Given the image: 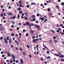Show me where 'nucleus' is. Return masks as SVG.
I'll return each mask as SVG.
<instances>
[{"label": "nucleus", "mask_w": 64, "mask_h": 64, "mask_svg": "<svg viewBox=\"0 0 64 64\" xmlns=\"http://www.w3.org/2000/svg\"><path fill=\"white\" fill-rule=\"evenodd\" d=\"M2 57H5V56L4 55H2Z\"/></svg>", "instance_id": "nucleus-56"}, {"label": "nucleus", "mask_w": 64, "mask_h": 64, "mask_svg": "<svg viewBox=\"0 0 64 64\" xmlns=\"http://www.w3.org/2000/svg\"><path fill=\"white\" fill-rule=\"evenodd\" d=\"M30 24H29V23L28 22H26V25H29Z\"/></svg>", "instance_id": "nucleus-17"}, {"label": "nucleus", "mask_w": 64, "mask_h": 64, "mask_svg": "<svg viewBox=\"0 0 64 64\" xmlns=\"http://www.w3.org/2000/svg\"><path fill=\"white\" fill-rule=\"evenodd\" d=\"M50 57L49 56H48L46 58V59H50Z\"/></svg>", "instance_id": "nucleus-29"}, {"label": "nucleus", "mask_w": 64, "mask_h": 64, "mask_svg": "<svg viewBox=\"0 0 64 64\" xmlns=\"http://www.w3.org/2000/svg\"><path fill=\"white\" fill-rule=\"evenodd\" d=\"M9 42H10V44H11V43H12V42H11V41H10Z\"/></svg>", "instance_id": "nucleus-64"}, {"label": "nucleus", "mask_w": 64, "mask_h": 64, "mask_svg": "<svg viewBox=\"0 0 64 64\" xmlns=\"http://www.w3.org/2000/svg\"><path fill=\"white\" fill-rule=\"evenodd\" d=\"M20 17V16L19 14H18V19H19V18Z\"/></svg>", "instance_id": "nucleus-33"}, {"label": "nucleus", "mask_w": 64, "mask_h": 64, "mask_svg": "<svg viewBox=\"0 0 64 64\" xmlns=\"http://www.w3.org/2000/svg\"><path fill=\"white\" fill-rule=\"evenodd\" d=\"M2 39H3V37L2 36V37H0V40H2Z\"/></svg>", "instance_id": "nucleus-23"}, {"label": "nucleus", "mask_w": 64, "mask_h": 64, "mask_svg": "<svg viewBox=\"0 0 64 64\" xmlns=\"http://www.w3.org/2000/svg\"><path fill=\"white\" fill-rule=\"evenodd\" d=\"M18 11H21V8H18Z\"/></svg>", "instance_id": "nucleus-7"}, {"label": "nucleus", "mask_w": 64, "mask_h": 64, "mask_svg": "<svg viewBox=\"0 0 64 64\" xmlns=\"http://www.w3.org/2000/svg\"><path fill=\"white\" fill-rule=\"evenodd\" d=\"M39 19L40 20L41 19V20H45V18H42V17H40L39 18Z\"/></svg>", "instance_id": "nucleus-3"}, {"label": "nucleus", "mask_w": 64, "mask_h": 64, "mask_svg": "<svg viewBox=\"0 0 64 64\" xmlns=\"http://www.w3.org/2000/svg\"><path fill=\"white\" fill-rule=\"evenodd\" d=\"M58 54H59V55H62V54H61V52H59L58 53Z\"/></svg>", "instance_id": "nucleus-24"}, {"label": "nucleus", "mask_w": 64, "mask_h": 64, "mask_svg": "<svg viewBox=\"0 0 64 64\" xmlns=\"http://www.w3.org/2000/svg\"><path fill=\"white\" fill-rule=\"evenodd\" d=\"M17 30H19V27H18L16 28Z\"/></svg>", "instance_id": "nucleus-45"}, {"label": "nucleus", "mask_w": 64, "mask_h": 64, "mask_svg": "<svg viewBox=\"0 0 64 64\" xmlns=\"http://www.w3.org/2000/svg\"><path fill=\"white\" fill-rule=\"evenodd\" d=\"M12 17H13V19H14V18H15V17H16V16H13Z\"/></svg>", "instance_id": "nucleus-55"}, {"label": "nucleus", "mask_w": 64, "mask_h": 64, "mask_svg": "<svg viewBox=\"0 0 64 64\" xmlns=\"http://www.w3.org/2000/svg\"><path fill=\"white\" fill-rule=\"evenodd\" d=\"M61 61H62V62H64V60L63 59H62L61 60Z\"/></svg>", "instance_id": "nucleus-43"}, {"label": "nucleus", "mask_w": 64, "mask_h": 64, "mask_svg": "<svg viewBox=\"0 0 64 64\" xmlns=\"http://www.w3.org/2000/svg\"><path fill=\"white\" fill-rule=\"evenodd\" d=\"M56 7L58 9H59V7L58 6L56 5Z\"/></svg>", "instance_id": "nucleus-32"}, {"label": "nucleus", "mask_w": 64, "mask_h": 64, "mask_svg": "<svg viewBox=\"0 0 64 64\" xmlns=\"http://www.w3.org/2000/svg\"><path fill=\"white\" fill-rule=\"evenodd\" d=\"M32 20L34 21H35V19L34 18H32Z\"/></svg>", "instance_id": "nucleus-41"}, {"label": "nucleus", "mask_w": 64, "mask_h": 64, "mask_svg": "<svg viewBox=\"0 0 64 64\" xmlns=\"http://www.w3.org/2000/svg\"><path fill=\"white\" fill-rule=\"evenodd\" d=\"M36 48H38V45H36Z\"/></svg>", "instance_id": "nucleus-60"}, {"label": "nucleus", "mask_w": 64, "mask_h": 64, "mask_svg": "<svg viewBox=\"0 0 64 64\" xmlns=\"http://www.w3.org/2000/svg\"><path fill=\"white\" fill-rule=\"evenodd\" d=\"M34 38H35V36H34L32 38V39H34Z\"/></svg>", "instance_id": "nucleus-48"}, {"label": "nucleus", "mask_w": 64, "mask_h": 64, "mask_svg": "<svg viewBox=\"0 0 64 64\" xmlns=\"http://www.w3.org/2000/svg\"><path fill=\"white\" fill-rule=\"evenodd\" d=\"M16 5L18 6H19V4H18V3H16Z\"/></svg>", "instance_id": "nucleus-44"}, {"label": "nucleus", "mask_w": 64, "mask_h": 64, "mask_svg": "<svg viewBox=\"0 0 64 64\" xmlns=\"http://www.w3.org/2000/svg\"><path fill=\"white\" fill-rule=\"evenodd\" d=\"M60 26H63V24H61L60 25Z\"/></svg>", "instance_id": "nucleus-50"}, {"label": "nucleus", "mask_w": 64, "mask_h": 64, "mask_svg": "<svg viewBox=\"0 0 64 64\" xmlns=\"http://www.w3.org/2000/svg\"><path fill=\"white\" fill-rule=\"evenodd\" d=\"M14 35H15V34H12V36H14Z\"/></svg>", "instance_id": "nucleus-36"}, {"label": "nucleus", "mask_w": 64, "mask_h": 64, "mask_svg": "<svg viewBox=\"0 0 64 64\" xmlns=\"http://www.w3.org/2000/svg\"><path fill=\"white\" fill-rule=\"evenodd\" d=\"M8 15H13V14L11 13V12H10V14H8Z\"/></svg>", "instance_id": "nucleus-22"}, {"label": "nucleus", "mask_w": 64, "mask_h": 64, "mask_svg": "<svg viewBox=\"0 0 64 64\" xmlns=\"http://www.w3.org/2000/svg\"><path fill=\"white\" fill-rule=\"evenodd\" d=\"M32 18H35V16L33 15L32 16Z\"/></svg>", "instance_id": "nucleus-30"}, {"label": "nucleus", "mask_w": 64, "mask_h": 64, "mask_svg": "<svg viewBox=\"0 0 64 64\" xmlns=\"http://www.w3.org/2000/svg\"><path fill=\"white\" fill-rule=\"evenodd\" d=\"M44 47H45V48H46V49H48V48L46 47V46H45L44 45Z\"/></svg>", "instance_id": "nucleus-25"}, {"label": "nucleus", "mask_w": 64, "mask_h": 64, "mask_svg": "<svg viewBox=\"0 0 64 64\" xmlns=\"http://www.w3.org/2000/svg\"><path fill=\"white\" fill-rule=\"evenodd\" d=\"M0 7L1 8H3V6H1Z\"/></svg>", "instance_id": "nucleus-62"}, {"label": "nucleus", "mask_w": 64, "mask_h": 64, "mask_svg": "<svg viewBox=\"0 0 64 64\" xmlns=\"http://www.w3.org/2000/svg\"><path fill=\"white\" fill-rule=\"evenodd\" d=\"M19 6L20 7H22V5L21 4H20L19 5Z\"/></svg>", "instance_id": "nucleus-40"}, {"label": "nucleus", "mask_w": 64, "mask_h": 64, "mask_svg": "<svg viewBox=\"0 0 64 64\" xmlns=\"http://www.w3.org/2000/svg\"><path fill=\"white\" fill-rule=\"evenodd\" d=\"M15 42L16 43L17 45H18V44H19V42L16 40H15Z\"/></svg>", "instance_id": "nucleus-5"}, {"label": "nucleus", "mask_w": 64, "mask_h": 64, "mask_svg": "<svg viewBox=\"0 0 64 64\" xmlns=\"http://www.w3.org/2000/svg\"><path fill=\"white\" fill-rule=\"evenodd\" d=\"M44 60V59H43V58L41 57L40 58V60L41 61H43V60Z\"/></svg>", "instance_id": "nucleus-20"}, {"label": "nucleus", "mask_w": 64, "mask_h": 64, "mask_svg": "<svg viewBox=\"0 0 64 64\" xmlns=\"http://www.w3.org/2000/svg\"><path fill=\"white\" fill-rule=\"evenodd\" d=\"M19 3H20V4H22V3H21V0H20L19 1Z\"/></svg>", "instance_id": "nucleus-21"}, {"label": "nucleus", "mask_w": 64, "mask_h": 64, "mask_svg": "<svg viewBox=\"0 0 64 64\" xmlns=\"http://www.w3.org/2000/svg\"><path fill=\"white\" fill-rule=\"evenodd\" d=\"M20 50L21 51H23V50H22V48L20 47Z\"/></svg>", "instance_id": "nucleus-27"}, {"label": "nucleus", "mask_w": 64, "mask_h": 64, "mask_svg": "<svg viewBox=\"0 0 64 64\" xmlns=\"http://www.w3.org/2000/svg\"><path fill=\"white\" fill-rule=\"evenodd\" d=\"M49 14H50V15L51 16L52 15H53V13L52 12H49Z\"/></svg>", "instance_id": "nucleus-19"}, {"label": "nucleus", "mask_w": 64, "mask_h": 64, "mask_svg": "<svg viewBox=\"0 0 64 64\" xmlns=\"http://www.w3.org/2000/svg\"><path fill=\"white\" fill-rule=\"evenodd\" d=\"M20 61H21V64H23V60H22V59H20Z\"/></svg>", "instance_id": "nucleus-9"}, {"label": "nucleus", "mask_w": 64, "mask_h": 64, "mask_svg": "<svg viewBox=\"0 0 64 64\" xmlns=\"http://www.w3.org/2000/svg\"><path fill=\"white\" fill-rule=\"evenodd\" d=\"M16 50H18V48H16Z\"/></svg>", "instance_id": "nucleus-63"}, {"label": "nucleus", "mask_w": 64, "mask_h": 64, "mask_svg": "<svg viewBox=\"0 0 64 64\" xmlns=\"http://www.w3.org/2000/svg\"><path fill=\"white\" fill-rule=\"evenodd\" d=\"M23 54H24V55H26V54L25 53V52H23Z\"/></svg>", "instance_id": "nucleus-57"}, {"label": "nucleus", "mask_w": 64, "mask_h": 64, "mask_svg": "<svg viewBox=\"0 0 64 64\" xmlns=\"http://www.w3.org/2000/svg\"><path fill=\"white\" fill-rule=\"evenodd\" d=\"M24 19L25 20H28V18H27V17L26 16H25L24 17Z\"/></svg>", "instance_id": "nucleus-8"}, {"label": "nucleus", "mask_w": 64, "mask_h": 64, "mask_svg": "<svg viewBox=\"0 0 64 64\" xmlns=\"http://www.w3.org/2000/svg\"><path fill=\"white\" fill-rule=\"evenodd\" d=\"M30 32L31 33H32V34H33V33H34L33 31L32 30H30Z\"/></svg>", "instance_id": "nucleus-14"}, {"label": "nucleus", "mask_w": 64, "mask_h": 64, "mask_svg": "<svg viewBox=\"0 0 64 64\" xmlns=\"http://www.w3.org/2000/svg\"><path fill=\"white\" fill-rule=\"evenodd\" d=\"M12 62H13V60H11L10 61V63H12Z\"/></svg>", "instance_id": "nucleus-31"}, {"label": "nucleus", "mask_w": 64, "mask_h": 64, "mask_svg": "<svg viewBox=\"0 0 64 64\" xmlns=\"http://www.w3.org/2000/svg\"><path fill=\"white\" fill-rule=\"evenodd\" d=\"M39 39L40 40H42V38H40Z\"/></svg>", "instance_id": "nucleus-26"}, {"label": "nucleus", "mask_w": 64, "mask_h": 64, "mask_svg": "<svg viewBox=\"0 0 64 64\" xmlns=\"http://www.w3.org/2000/svg\"><path fill=\"white\" fill-rule=\"evenodd\" d=\"M19 36H21V35H22V34H21V33H20L19 34Z\"/></svg>", "instance_id": "nucleus-52"}, {"label": "nucleus", "mask_w": 64, "mask_h": 64, "mask_svg": "<svg viewBox=\"0 0 64 64\" xmlns=\"http://www.w3.org/2000/svg\"><path fill=\"white\" fill-rule=\"evenodd\" d=\"M62 35H64V33L63 32H62L61 33Z\"/></svg>", "instance_id": "nucleus-49"}, {"label": "nucleus", "mask_w": 64, "mask_h": 64, "mask_svg": "<svg viewBox=\"0 0 64 64\" xmlns=\"http://www.w3.org/2000/svg\"><path fill=\"white\" fill-rule=\"evenodd\" d=\"M24 15H28V14L26 12L24 13Z\"/></svg>", "instance_id": "nucleus-42"}, {"label": "nucleus", "mask_w": 64, "mask_h": 64, "mask_svg": "<svg viewBox=\"0 0 64 64\" xmlns=\"http://www.w3.org/2000/svg\"><path fill=\"white\" fill-rule=\"evenodd\" d=\"M18 62H19V61L18 60H17L16 61V63H18Z\"/></svg>", "instance_id": "nucleus-28"}, {"label": "nucleus", "mask_w": 64, "mask_h": 64, "mask_svg": "<svg viewBox=\"0 0 64 64\" xmlns=\"http://www.w3.org/2000/svg\"><path fill=\"white\" fill-rule=\"evenodd\" d=\"M26 46L28 48H29V46H28V45H27Z\"/></svg>", "instance_id": "nucleus-46"}, {"label": "nucleus", "mask_w": 64, "mask_h": 64, "mask_svg": "<svg viewBox=\"0 0 64 64\" xmlns=\"http://www.w3.org/2000/svg\"><path fill=\"white\" fill-rule=\"evenodd\" d=\"M31 5H36V4L34 2H32L31 4Z\"/></svg>", "instance_id": "nucleus-12"}, {"label": "nucleus", "mask_w": 64, "mask_h": 64, "mask_svg": "<svg viewBox=\"0 0 64 64\" xmlns=\"http://www.w3.org/2000/svg\"><path fill=\"white\" fill-rule=\"evenodd\" d=\"M55 42H58V40H54Z\"/></svg>", "instance_id": "nucleus-35"}, {"label": "nucleus", "mask_w": 64, "mask_h": 64, "mask_svg": "<svg viewBox=\"0 0 64 64\" xmlns=\"http://www.w3.org/2000/svg\"><path fill=\"white\" fill-rule=\"evenodd\" d=\"M58 30H59V31H60V30H61V28H59L58 29Z\"/></svg>", "instance_id": "nucleus-59"}, {"label": "nucleus", "mask_w": 64, "mask_h": 64, "mask_svg": "<svg viewBox=\"0 0 64 64\" xmlns=\"http://www.w3.org/2000/svg\"><path fill=\"white\" fill-rule=\"evenodd\" d=\"M54 55H55L56 56H58V57H59V56H60V55L56 54H55Z\"/></svg>", "instance_id": "nucleus-10"}, {"label": "nucleus", "mask_w": 64, "mask_h": 64, "mask_svg": "<svg viewBox=\"0 0 64 64\" xmlns=\"http://www.w3.org/2000/svg\"><path fill=\"white\" fill-rule=\"evenodd\" d=\"M26 7L27 8H29V6L28 5L26 6Z\"/></svg>", "instance_id": "nucleus-47"}, {"label": "nucleus", "mask_w": 64, "mask_h": 64, "mask_svg": "<svg viewBox=\"0 0 64 64\" xmlns=\"http://www.w3.org/2000/svg\"><path fill=\"white\" fill-rule=\"evenodd\" d=\"M23 13L22 11H20L19 12V13L20 14V13Z\"/></svg>", "instance_id": "nucleus-34"}, {"label": "nucleus", "mask_w": 64, "mask_h": 64, "mask_svg": "<svg viewBox=\"0 0 64 64\" xmlns=\"http://www.w3.org/2000/svg\"><path fill=\"white\" fill-rule=\"evenodd\" d=\"M33 25H34L33 24H29V26H33Z\"/></svg>", "instance_id": "nucleus-11"}, {"label": "nucleus", "mask_w": 64, "mask_h": 64, "mask_svg": "<svg viewBox=\"0 0 64 64\" xmlns=\"http://www.w3.org/2000/svg\"><path fill=\"white\" fill-rule=\"evenodd\" d=\"M37 16H38H38H39V14H37Z\"/></svg>", "instance_id": "nucleus-53"}, {"label": "nucleus", "mask_w": 64, "mask_h": 64, "mask_svg": "<svg viewBox=\"0 0 64 64\" xmlns=\"http://www.w3.org/2000/svg\"><path fill=\"white\" fill-rule=\"evenodd\" d=\"M35 28H40V26H39L35 25Z\"/></svg>", "instance_id": "nucleus-4"}, {"label": "nucleus", "mask_w": 64, "mask_h": 64, "mask_svg": "<svg viewBox=\"0 0 64 64\" xmlns=\"http://www.w3.org/2000/svg\"><path fill=\"white\" fill-rule=\"evenodd\" d=\"M11 56L12 57V60H15L16 58H15V56L14 54H11Z\"/></svg>", "instance_id": "nucleus-1"}, {"label": "nucleus", "mask_w": 64, "mask_h": 64, "mask_svg": "<svg viewBox=\"0 0 64 64\" xmlns=\"http://www.w3.org/2000/svg\"><path fill=\"white\" fill-rule=\"evenodd\" d=\"M53 38L54 39H56V36H54Z\"/></svg>", "instance_id": "nucleus-58"}, {"label": "nucleus", "mask_w": 64, "mask_h": 64, "mask_svg": "<svg viewBox=\"0 0 64 64\" xmlns=\"http://www.w3.org/2000/svg\"><path fill=\"white\" fill-rule=\"evenodd\" d=\"M4 40L5 41V43L6 44H7L8 42H7V39L6 38H4Z\"/></svg>", "instance_id": "nucleus-2"}, {"label": "nucleus", "mask_w": 64, "mask_h": 64, "mask_svg": "<svg viewBox=\"0 0 64 64\" xmlns=\"http://www.w3.org/2000/svg\"><path fill=\"white\" fill-rule=\"evenodd\" d=\"M28 36H29V34L28 33H26V37H28Z\"/></svg>", "instance_id": "nucleus-18"}, {"label": "nucleus", "mask_w": 64, "mask_h": 64, "mask_svg": "<svg viewBox=\"0 0 64 64\" xmlns=\"http://www.w3.org/2000/svg\"><path fill=\"white\" fill-rule=\"evenodd\" d=\"M25 31H26V30H23V33H25Z\"/></svg>", "instance_id": "nucleus-38"}, {"label": "nucleus", "mask_w": 64, "mask_h": 64, "mask_svg": "<svg viewBox=\"0 0 64 64\" xmlns=\"http://www.w3.org/2000/svg\"><path fill=\"white\" fill-rule=\"evenodd\" d=\"M9 36L7 37V40H9Z\"/></svg>", "instance_id": "nucleus-39"}, {"label": "nucleus", "mask_w": 64, "mask_h": 64, "mask_svg": "<svg viewBox=\"0 0 64 64\" xmlns=\"http://www.w3.org/2000/svg\"><path fill=\"white\" fill-rule=\"evenodd\" d=\"M36 39H34L32 41L33 42H34L35 43H37V42L36 41Z\"/></svg>", "instance_id": "nucleus-6"}, {"label": "nucleus", "mask_w": 64, "mask_h": 64, "mask_svg": "<svg viewBox=\"0 0 64 64\" xmlns=\"http://www.w3.org/2000/svg\"><path fill=\"white\" fill-rule=\"evenodd\" d=\"M60 58H63L64 57V55H62L60 56Z\"/></svg>", "instance_id": "nucleus-15"}, {"label": "nucleus", "mask_w": 64, "mask_h": 64, "mask_svg": "<svg viewBox=\"0 0 64 64\" xmlns=\"http://www.w3.org/2000/svg\"><path fill=\"white\" fill-rule=\"evenodd\" d=\"M44 5H46V6H47V3H44Z\"/></svg>", "instance_id": "nucleus-51"}, {"label": "nucleus", "mask_w": 64, "mask_h": 64, "mask_svg": "<svg viewBox=\"0 0 64 64\" xmlns=\"http://www.w3.org/2000/svg\"><path fill=\"white\" fill-rule=\"evenodd\" d=\"M48 12H50V11H51V10L49 8H48Z\"/></svg>", "instance_id": "nucleus-13"}, {"label": "nucleus", "mask_w": 64, "mask_h": 64, "mask_svg": "<svg viewBox=\"0 0 64 64\" xmlns=\"http://www.w3.org/2000/svg\"><path fill=\"white\" fill-rule=\"evenodd\" d=\"M61 4L62 6H64V2H62Z\"/></svg>", "instance_id": "nucleus-16"}, {"label": "nucleus", "mask_w": 64, "mask_h": 64, "mask_svg": "<svg viewBox=\"0 0 64 64\" xmlns=\"http://www.w3.org/2000/svg\"><path fill=\"white\" fill-rule=\"evenodd\" d=\"M8 56H11V54H9L8 55Z\"/></svg>", "instance_id": "nucleus-54"}, {"label": "nucleus", "mask_w": 64, "mask_h": 64, "mask_svg": "<svg viewBox=\"0 0 64 64\" xmlns=\"http://www.w3.org/2000/svg\"><path fill=\"white\" fill-rule=\"evenodd\" d=\"M14 27V26H13V25L12 26H11V27H12V28H13V27Z\"/></svg>", "instance_id": "nucleus-61"}, {"label": "nucleus", "mask_w": 64, "mask_h": 64, "mask_svg": "<svg viewBox=\"0 0 64 64\" xmlns=\"http://www.w3.org/2000/svg\"><path fill=\"white\" fill-rule=\"evenodd\" d=\"M51 31L52 32V33H55V32L53 30H51Z\"/></svg>", "instance_id": "nucleus-37"}]
</instances>
